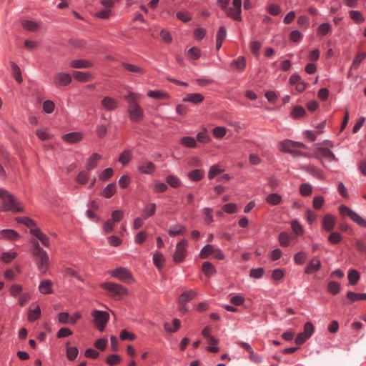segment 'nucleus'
<instances>
[{"label":"nucleus","instance_id":"1","mask_svg":"<svg viewBox=\"0 0 366 366\" xmlns=\"http://www.w3.org/2000/svg\"><path fill=\"white\" fill-rule=\"evenodd\" d=\"M124 99L128 103L127 112L130 119L132 122H140L144 117L143 109L138 103L141 99V95L134 92H129L124 97Z\"/></svg>","mask_w":366,"mask_h":366},{"label":"nucleus","instance_id":"2","mask_svg":"<svg viewBox=\"0 0 366 366\" xmlns=\"http://www.w3.org/2000/svg\"><path fill=\"white\" fill-rule=\"evenodd\" d=\"M31 247L30 251L36 262L38 269L41 272L44 273L46 272L49 264V255L47 252L40 247L39 243L36 239H31Z\"/></svg>","mask_w":366,"mask_h":366},{"label":"nucleus","instance_id":"3","mask_svg":"<svg viewBox=\"0 0 366 366\" xmlns=\"http://www.w3.org/2000/svg\"><path fill=\"white\" fill-rule=\"evenodd\" d=\"M3 199L2 211L22 212L23 207L20 202L8 191L3 196H0Z\"/></svg>","mask_w":366,"mask_h":366},{"label":"nucleus","instance_id":"4","mask_svg":"<svg viewBox=\"0 0 366 366\" xmlns=\"http://www.w3.org/2000/svg\"><path fill=\"white\" fill-rule=\"evenodd\" d=\"M101 287L109 292L115 298L120 299L122 296L128 294L127 290L124 287L116 283L104 282Z\"/></svg>","mask_w":366,"mask_h":366},{"label":"nucleus","instance_id":"5","mask_svg":"<svg viewBox=\"0 0 366 366\" xmlns=\"http://www.w3.org/2000/svg\"><path fill=\"white\" fill-rule=\"evenodd\" d=\"M339 210L342 215H347L352 220L360 226L366 227V220L349 207L345 205H341L340 206Z\"/></svg>","mask_w":366,"mask_h":366},{"label":"nucleus","instance_id":"6","mask_svg":"<svg viewBox=\"0 0 366 366\" xmlns=\"http://www.w3.org/2000/svg\"><path fill=\"white\" fill-rule=\"evenodd\" d=\"M94 322L100 331H103L106 324L109 321V315L107 312L94 310L92 313Z\"/></svg>","mask_w":366,"mask_h":366},{"label":"nucleus","instance_id":"7","mask_svg":"<svg viewBox=\"0 0 366 366\" xmlns=\"http://www.w3.org/2000/svg\"><path fill=\"white\" fill-rule=\"evenodd\" d=\"M242 0H233L232 6L227 9V14L230 18L241 21Z\"/></svg>","mask_w":366,"mask_h":366},{"label":"nucleus","instance_id":"8","mask_svg":"<svg viewBox=\"0 0 366 366\" xmlns=\"http://www.w3.org/2000/svg\"><path fill=\"white\" fill-rule=\"evenodd\" d=\"M112 276L127 283H129L133 281L132 274L124 267H120L113 270L112 272Z\"/></svg>","mask_w":366,"mask_h":366},{"label":"nucleus","instance_id":"9","mask_svg":"<svg viewBox=\"0 0 366 366\" xmlns=\"http://www.w3.org/2000/svg\"><path fill=\"white\" fill-rule=\"evenodd\" d=\"M187 245V242L185 239H182L177 244L173 256V259L175 262L179 263L184 259Z\"/></svg>","mask_w":366,"mask_h":366},{"label":"nucleus","instance_id":"10","mask_svg":"<svg viewBox=\"0 0 366 366\" xmlns=\"http://www.w3.org/2000/svg\"><path fill=\"white\" fill-rule=\"evenodd\" d=\"M119 102L109 96L104 97L101 101V107L106 111L112 112L118 108Z\"/></svg>","mask_w":366,"mask_h":366},{"label":"nucleus","instance_id":"11","mask_svg":"<svg viewBox=\"0 0 366 366\" xmlns=\"http://www.w3.org/2000/svg\"><path fill=\"white\" fill-rule=\"evenodd\" d=\"M71 76L69 74L64 72L57 73L54 78V82L55 85L58 86H67L71 83Z\"/></svg>","mask_w":366,"mask_h":366},{"label":"nucleus","instance_id":"12","mask_svg":"<svg viewBox=\"0 0 366 366\" xmlns=\"http://www.w3.org/2000/svg\"><path fill=\"white\" fill-rule=\"evenodd\" d=\"M62 139L69 144H75L83 139V134L79 132H73L64 134Z\"/></svg>","mask_w":366,"mask_h":366},{"label":"nucleus","instance_id":"13","mask_svg":"<svg viewBox=\"0 0 366 366\" xmlns=\"http://www.w3.org/2000/svg\"><path fill=\"white\" fill-rule=\"evenodd\" d=\"M30 233L33 236L36 237L41 242V244L44 246H45L46 247H49L50 242H49V237L45 234L42 233L39 229H38V228L31 229Z\"/></svg>","mask_w":366,"mask_h":366},{"label":"nucleus","instance_id":"14","mask_svg":"<svg viewBox=\"0 0 366 366\" xmlns=\"http://www.w3.org/2000/svg\"><path fill=\"white\" fill-rule=\"evenodd\" d=\"M197 295V292L192 290H186L182 292V294L178 298V303L179 305H183L193 298H194Z\"/></svg>","mask_w":366,"mask_h":366},{"label":"nucleus","instance_id":"15","mask_svg":"<svg viewBox=\"0 0 366 366\" xmlns=\"http://www.w3.org/2000/svg\"><path fill=\"white\" fill-rule=\"evenodd\" d=\"M280 147L282 152H289L293 155H300L301 154L300 152L293 150V149H295L293 141L288 139L284 140L280 143Z\"/></svg>","mask_w":366,"mask_h":366},{"label":"nucleus","instance_id":"16","mask_svg":"<svg viewBox=\"0 0 366 366\" xmlns=\"http://www.w3.org/2000/svg\"><path fill=\"white\" fill-rule=\"evenodd\" d=\"M20 237L17 232L14 229H2L0 231V238L15 241Z\"/></svg>","mask_w":366,"mask_h":366},{"label":"nucleus","instance_id":"17","mask_svg":"<svg viewBox=\"0 0 366 366\" xmlns=\"http://www.w3.org/2000/svg\"><path fill=\"white\" fill-rule=\"evenodd\" d=\"M321 262L319 259L317 257L313 258L309 262L308 265L305 268V273L307 274H312L316 272L320 269Z\"/></svg>","mask_w":366,"mask_h":366},{"label":"nucleus","instance_id":"18","mask_svg":"<svg viewBox=\"0 0 366 366\" xmlns=\"http://www.w3.org/2000/svg\"><path fill=\"white\" fill-rule=\"evenodd\" d=\"M204 100V96L199 93L187 94L183 98L184 102H191L194 104L201 103Z\"/></svg>","mask_w":366,"mask_h":366},{"label":"nucleus","instance_id":"19","mask_svg":"<svg viewBox=\"0 0 366 366\" xmlns=\"http://www.w3.org/2000/svg\"><path fill=\"white\" fill-rule=\"evenodd\" d=\"M139 171L145 174H152L155 169V165L151 162H144L138 167Z\"/></svg>","mask_w":366,"mask_h":366},{"label":"nucleus","instance_id":"20","mask_svg":"<svg viewBox=\"0 0 366 366\" xmlns=\"http://www.w3.org/2000/svg\"><path fill=\"white\" fill-rule=\"evenodd\" d=\"M39 290L42 294H51L53 292L52 290V282L50 280H44L41 281L39 286Z\"/></svg>","mask_w":366,"mask_h":366},{"label":"nucleus","instance_id":"21","mask_svg":"<svg viewBox=\"0 0 366 366\" xmlns=\"http://www.w3.org/2000/svg\"><path fill=\"white\" fill-rule=\"evenodd\" d=\"M70 65L73 68L85 69L91 67L92 64V62L86 60L76 59L72 60L70 63Z\"/></svg>","mask_w":366,"mask_h":366},{"label":"nucleus","instance_id":"22","mask_svg":"<svg viewBox=\"0 0 366 366\" xmlns=\"http://www.w3.org/2000/svg\"><path fill=\"white\" fill-rule=\"evenodd\" d=\"M73 75L75 79L81 82H86L91 81L92 79V75L87 72L75 71Z\"/></svg>","mask_w":366,"mask_h":366},{"label":"nucleus","instance_id":"23","mask_svg":"<svg viewBox=\"0 0 366 366\" xmlns=\"http://www.w3.org/2000/svg\"><path fill=\"white\" fill-rule=\"evenodd\" d=\"M335 219L330 214H327L322 220V227L327 231H331L334 228Z\"/></svg>","mask_w":366,"mask_h":366},{"label":"nucleus","instance_id":"24","mask_svg":"<svg viewBox=\"0 0 366 366\" xmlns=\"http://www.w3.org/2000/svg\"><path fill=\"white\" fill-rule=\"evenodd\" d=\"M132 157V152L130 149H125L119 155V162L122 164L123 166L127 165L131 161Z\"/></svg>","mask_w":366,"mask_h":366},{"label":"nucleus","instance_id":"25","mask_svg":"<svg viewBox=\"0 0 366 366\" xmlns=\"http://www.w3.org/2000/svg\"><path fill=\"white\" fill-rule=\"evenodd\" d=\"M21 26L24 29L30 31L36 32L39 30V26L36 22L26 19L21 21Z\"/></svg>","mask_w":366,"mask_h":366},{"label":"nucleus","instance_id":"26","mask_svg":"<svg viewBox=\"0 0 366 366\" xmlns=\"http://www.w3.org/2000/svg\"><path fill=\"white\" fill-rule=\"evenodd\" d=\"M101 157H102L97 153L93 154L87 162L86 166V169L88 171H90L94 169L97 166L98 162L101 159Z\"/></svg>","mask_w":366,"mask_h":366},{"label":"nucleus","instance_id":"27","mask_svg":"<svg viewBox=\"0 0 366 366\" xmlns=\"http://www.w3.org/2000/svg\"><path fill=\"white\" fill-rule=\"evenodd\" d=\"M318 152L322 157H325L330 162L337 161V159L333 152L327 148L320 147L318 149Z\"/></svg>","mask_w":366,"mask_h":366},{"label":"nucleus","instance_id":"28","mask_svg":"<svg viewBox=\"0 0 366 366\" xmlns=\"http://www.w3.org/2000/svg\"><path fill=\"white\" fill-rule=\"evenodd\" d=\"M347 298L350 303L355 301L366 300V293L359 294L353 292H348L347 293Z\"/></svg>","mask_w":366,"mask_h":366},{"label":"nucleus","instance_id":"29","mask_svg":"<svg viewBox=\"0 0 366 366\" xmlns=\"http://www.w3.org/2000/svg\"><path fill=\"white\" fill-rule=\"evenodd\" d=\"M117 191L115 184H109L102 191V195L105 198L112 197Z\"/></svg>","mask_w":366,"mask_h":366},{"label":"nucleus","instance_id":"30","mask_svg":"<svg viewBox=\"0 0 366 366\" xmlns=\"http://www.w3.org/2000/svg\"><path fill=\"white\" fill-rule=\"evenodd\" d=\"M281 201V196L277 193L270 194L266 197V202L271 205H277Z\"/></svg>","mask_w":366,"mask_h":366},{"label":"nucleus","instance_id":"31","mask_svg":"<svg viewBox=\"0 0 366 366\" xmlns=\"http://www.w3.org/2000/svg\"><path fill=\"white\" fill-rule=\"evenodd\" d=\"M185 232V228L180 225V224H176L174 226H172L169 230L168 232L169 235L171 236H177L184 234Z\"/></svg>","mask_w":366,"mask_h":366},{"label":"nucleus","instance_id":"32","mask_svg":"<svg viewBox=\"0 0 366 366\" xmlns=\"http://www.w3.org/2000/svg\"><path fill=\"white\" fill-rule=\"evenodd\" d=\"M156 212V204L154 203H151L146 205L144 208V218H148L153 216Z\"/></svg>","mask_w":366,"mask_h":366},{"label":"nucleus","instance_id":"33","mask_svg":"<svg viewBox=\"0 0 366 366\" xmlns=\"http://www.w3.org/2000/svg\"><path fill=\"white\" fill-rule=\"evenodd\" d=\"M202 269L207 276H211L215 273L214 267L209 262H204L203 263Z\"/></svg>","mask_w":366,"mask_h":366},{"label":"nucleus","instance_id":"34","mask_svg":"<svg viewBox=\"0 0 366 366\" xmlns=\"http://www.w3.org/2000/svg\"><path fill=\"white\" fill-rule=\"evenodd\" d=\"M246 62L245 59L243 56H239L237 59H234L231 66L237 69L243 70L245 67Z\"/></svg>","mask_w":366,"mask_h":366},{"label":"nucleus","instance_id":"35","mask_svg":"<svg viewBox=\"0 0 366 366\" xmlns=\"http://www.w3.org/2000/svg\"><path fill=\"white\" fill-rule=\"evenodd\" d=\"M79 354V350L76 347H66V357L70 361L74 360Z\"/></svg>","mask_w":366,"mask_h":366},{"label":"nucleus","instance_id":"36","mask_svg":"<svg viewBox=\"0 0 366 366\" xmlns=\"http://www.w3.org/2000/svg\"><path fill=\"white\" fill-rule=\"evenodd\" d=\"M204 176V172L200 169H194L188 173V177L193 181H199Z\"/></svg>","mask_w":366,"mask_h":366},{"label":"nucleus","instance_id":"37","mask_svg":"<svg viewBox=\"0 0 366 366\" xmlns=\"http://www.w3.org/2000/svg\"><path fill=\"white\" fill-rule=\"evenodd\" d=\"M16 256H17L16 252H6L2 253L1 256V259L2 262L8 264V263L11 262L14 259H15L16 257Z\"/></svg>","mask_w":366,"mask_h":366},{"label":"nucleus","instance_id":"38","mask_svg":"<svg viewBox=\"0 0 366 366\" xmlns=\"http://www.w3.org/2000/svg\"><path fill=\"white\" fill-rule=\"evenodd\" d=\"M41 316V310L37 306L34 310H30L28 315V320L33 322L39 319Z\"/></svg>","mask_w":366,"mask_h":366},{"label":"nucleus","instance_id":"39","mask_svg":"<svg viewBox=\"0 0 366 366\" xmlns=\"http://www.w3.org/2000/svg\"><path fill=\"white\" fill-rule=\"evenodd\" d=\"M214 248L215 247H214V246L211 244H207L206 246H204L200 252L201 258H207L209 255L212 254Z\"/></svg>","mask_w":366,"mask_h":366},{"label":"nucleus","instance_id":"40","mask_svg":"<svg viewBox=\"0 0 366 366\" xmlns=\"http://www.w3.org/2000/svg\"><path fill=\"white\" fill-rule=\"evenodd\" d=\"M181 143L190 148H194L197 146V142L194 138L190 137H185L181 139Z\"/></svg>","mask_w":366,"mask_h":366},{"label":"nucleus","instance_id":"41","mask_svg":"<svg viewBox=\"0 0 366 366\" xmlns=\"http://www.w3.org/2000/svg\"><path fill=\"white\" fill-rule=\"evenodd\" d=\"M173 325L174 328H172L169 323L165 322L164 324V327L168 332H174L179 328L180 321L178 319H174L173 320Z\"/></svg>","mask_w":366,"mask_h":366},{"label":"nucleus","instance_id":"42","mask_svg":"<svg viewBox=\"0 0 366 366\" xmlns=\"http://www.w3.org/2000/svg\"><path fill=\"white\" fill-rule=\"evenodd\" d=\"M76 182L81 184H85L89 180V172L81 171L76 177Z\"/></svg>","mask_w":366,"mask_h":366},{"label":"nucleus","instance_id":"43","mask_svg":"<svg viewBox=\"0 0 366 366\" xmlns=\"http://www.w3.org/2000/svg\"><path fill=\"white\" fill-rule=\"evenodd\" d=\"M290 236L286 232H281L279 234V241L282 247H287L290 242Z\"/></svg>","mask_w":366,"mask_h":366},{"label":"nucleus","instance_id":"44","mask_svg":"<svg viewBox=\"0 0 366 366\" xmlns=\"http://www.w3.org/2000/svg\"><path fill=\"white\" fill-rule=\"evenodd\" d=\"M201 56L200 49L194 46L189 49L187 56L192 59H198Z\"/></svg>","mask_w":366,"mask_h":366},{"label":"nucleus","instance_id":"45","mask_svg":"<svg viewBox=\"0 0 366 366\" xmlns=\"http://www.w3.org/2000/svg\"><path fill=\"white\" fill-rule=\"evenodd\" d=\"M222 172L223 169H220L217 164L213 165L208 172V178L212 179Z\"/></svg>","mask_w":366,"mask_h":366},{"label":"nucleus","instance_id":"46","mask_svg":"<svg viewBox=\"0 0 366 366\" xmlns=\"http://www.w3.org/2000/svg\"><path fill=\"white\" fill-rule=\"evenodd\" d=\"M348 279L351 285H355L360 279V274L357 271L351 269L348 274Z\"/></svg>","mask_w":366,"mask_h":366},{"label":"nucleus","instance_id":"47","mask_svg":"<svg viewBox=\"0 0 366 366\" xmlns=\"http://www.w3.org/2000/svg\"><path fill=\"white\" fill-rule=\"evenodd\" d=\"M167 182L172 187L177 188L181 185L180 180L175 176L169 175L166 178Z\"/></svg>","mask_w":366,"mask_h":366},{"label":"nucleus","instance_id":"48","mask_svg":"<svg viewBox=\"0 0 366 366\" xmlns=\"http://www.w3.org/2000/svg\"><path fill=\"white\" fill-rule=\"evenodd\" d=\"M327 290L332 295H336L339 292L340 290V285L338 282L330 281L328 283Z\"/></svg>","mask_w":366,"mask_h":366},{"label":"nucleus","instance_id":"49","mask_svg":"<svg viewBox=\"0 0 366 366\" xmlns=\"http://www.w3.org/2000/svg\"><path fill=\"white\" fill-rule=\"evenodd\" d=\"M147 94L149 97L154 99H167L169 97L167 93L161 91H149Z\"/></svg>","mask_w":366,"mask_h":366},{"label":"nucleus","instance_id":"50","mask_svg":"<svg viewBox=\"0 0 366 366\" xmlns=\"http://www.w3.org/2000/svg\"><path fill=\"white\" fill-rule=\"evenodd\" d=\"M11 66L13 69L14 77L19 83H21L22 81V77L20 68L15 63H12Z\"/></svg>","mask_w":366,"mask_h":366},{"label":"nucleus","instance_id":"51","mask_svg":"<svg viewBox=\"0 0 366 366\" xmlns=\"http://www.w3.org/2000/svg\"><path fill=\"white\" fill-rule=\"evenodd\" d=\"M365 58L366 53L359 52L352 62V68H357L359 66V64L362 62V61H363Z\"/></svg>","mask_w":366,"mask_h":366},{"label":"nucleus","instance_id":"52","mask_svg":"<svg viewBox=\"0 0 366 366\" xmlns=\"http://www.w3.org/2000/svg\"><path fill=\"white\" fill-rule=\"evenodd\" d=\"M164 257L160 252H156L153 256L154 264L159 268L163 265Z\"/></svg>","mask_w":366,"mask_h":366},{"label":"nucleus","instance_id":"53","mask_svg":"<svg viewBox=\"0 0 366 366\" xmlns=\"http://www.w3.org/2000/svg\"><path fill=\"white\" fill-rule=\"evenodd\" d=\"M305 113V109L301 106L295 107L292 112V114L295 118L302 117Z\"/></svg>","mask_w":366,"mask_h":366},{"label":"nucleus","instance_id":"54","mask_svg":"<svg viewBox=\"0 0 366 366\" xmlns=\"http://www.w3.org/2000/svg\"><path fill=\"white\" fill-rule=\"evenodd\" d=\"M300 192L302 196H309L312 193V187L309 184H302L300 186Z\"/></svg>","mask_w":366,"mask_h":366},{"label":"nucleus","instance_id":"55","mask_svg":"<svg viewBox=\"0 0 366 366\" xmlns=\"http://www.w3.org/2000/svg\"><path fill=\"white\" fill-rule=\"evenodd\" d=\"M227 133V129L223 127H217L213 129V134L216 138H222Z\"/></svg>","mask_w":366,"mask_h":366},{"label":"nucleus","instance_id":"56","mask_svg":"<svg viewBox=\"0 0 366 366\" xmlns=\"http://www.w3.org/2000/svg\"><path fill=\"white\" fill-rule=\"evenodd\" d=\"M244 301V298L241 295H233L230 297V302L236 306L242 305Z\"/></svg>","mask_w":366,"mask_h":366},{"label":"nucleus","instance_id":"57","mask_svg":"<svg viewBox=\"0 0 366 366\" xmlns=\"http://www.w3.org/2000/svg\"><path fill=\"white\" fill-rule=\"evenodd\" d=\"M314 330V326L311 322L305 323L303 332L305 334L306 337L310 338L312 335Z\"/></svg>","mask_w":366,"mask_h":366},{"label":"nucleus","instance_id":"58","mask_svg":"<svg viewBox=\"0 0 366 366\" xmlns=\"http://www.w3.org/2000/svg\"><path fill=\"white\" fill-rule=\"evenodd\" d=\"M54 109V104L51 100H46L43 103V110L48 114H51Z\"/></svg>","mask_w":366,"mask_h":366},{"label":"nucleus","instance_id":"59","mask_svg":"<svg viewBox=\"0 0 366 366\" xmlns=\"http://www.w3.org/2000/svg\"><path fill=\"white\" fill-rule=\"evenodd\" d=\"M307 255L303 252H299L295 254L294 257L295 262L298 264H302L305 263Z\"/></svg>","mask_w":366,"mask_h":366},{"label":"nucleus","instance_id":"60","mask_svg":"<svg viewBox=\"0 0 366 366\" xmlns=\"http://www.w3.org/2000/svg\"><path fill=\"white\" fill-rule=\"evenodd\" d=\"M120 339L122 340H134L135 339V335L129 332L126 330H123L120 332Z\"/></svg>","mask_w":366,"mask_h":366},{"label":"nucleus","instance_id":"61","mask_svg":"<svg viewBox=\"0 0 366 366\" xmlns=\"http://www.w3.org/2000/svg\"><path fill=\"white\" fill-rule=\"evenodd\" d=\"M350 16L352 20H354L356 22H362L364 21V18L361 13L358 11H350Z\"/></svg>","mask_w":366,"mask_h":366},{"label":"nucleus","instance_id":"62","mask_svg":"<svg viewBox=\"0 0 366 366\" xmlns=\"http://www.w3.org/2000/svg\"><path fill=\"white\" fill-rule=\"evenodd\" d=\"M120 361H121V357H120V356H119L117 355H109L107 358V362L109 365H115L118 364L119 362H120Z\"/></svg>","mask_w":366,"mask_h":366},{"label":"nucleus","instance_id":"63","mask_svg":"<svg viewBox=\"0 0 366 366\" xmlns=\"http://www.w3.org/2000/svg\"><path fill=\"white\" fill-rule=\"evenodd\" d=\"M329 241L332 244H338L342 240V237L338 232H332L329 237Z\"/></svg>","mask_w":366,"mask_h":366},{"label":"nucleus","instance_id":"64","mask_svg":"<svg viewBox=\"0 0 366 366\" xmlns=\"http://www.w3.org/2000/svg\"><path fill=\"white\" fill-rule=\"evenodd\" d=\"M36 134L42 141H46L51 138V136L46 132V129H37Z\"/></svg>","mask_w":366,"mask_h":366}]
</instances>
